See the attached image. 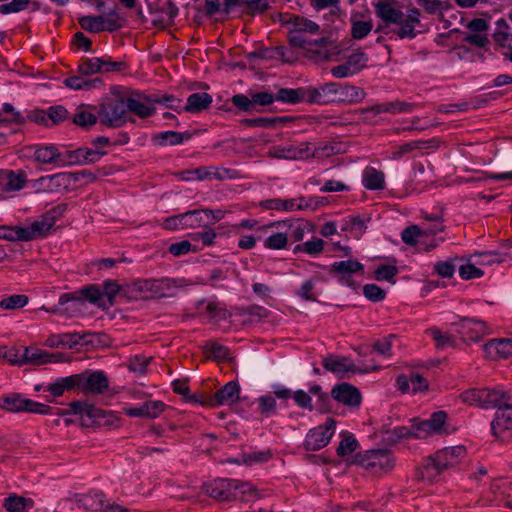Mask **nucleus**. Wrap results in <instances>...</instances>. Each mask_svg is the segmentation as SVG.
I'll list each match as a JSON object with an SVG mask.
<instances>
[{"mask_svg": "<svg viewBox=\"0 0 512 512\" xmlns=\"http://www.w3.org/2000/svg\"><path fill=\"white\" fill-rule=\"evenodd\" d=\"M208 166H201L195 169H189L182 172H179L177 176L179 179L183 181H192V180H207L208 179Z\"/></svg>", "mask_w": 512, "mask_h": 512, "instance_id": "obj_50", "label": "nucleus"}, {"mask_svg": "<svg viewBox=\"0 0 512 512\" xmlns=\"http://www.w3.org/2000/svg\"><path fill=\"white\" fill-rule=\"evenodd\" d=\"M335 427V420L333 418H327L324 424L311 429L305 438V449L308 451H317L324 448L330 442L335 432Z\"/></svg>", "mask_w": 512, "mask_h": 512, "instance_id": "obj_10", "label": "nucleus"}, {"mask_svg": "<svg viewBox=\"0 0 512 512\" xmlns=\"http://www.w3.org/2000/svg\"><path fill=\"white\" fill-rule=\"evenodd\" d=\"M338 84L329 82L310 91V99L312 102L326 104L337 102Z\"/></svg>", "mask_w": 512, "mask_h": 512, "instance_id": "obj_28", "label": "nucleus"}, {"mask_svg": "<svg viewBox=\"0 0 512 512\" xmlns=\"http://www.w3.org/2000/svg\"><path fill=\"white\" fill-rule=\"evenodd\" d=\"M331 396L336 401L350 407H359L362 399L360 391L349 383H341L334 386Z\"/></svg>", "mask_w": 512, "mask_h": 512, "instance_id": "obj_19", "label": "nucleus"}, {"mask_svg": "<svg viewBox=\"0 0 512 512\" xmlns=\"http://www.w3.org/2000/svg\"><path fill=\"white\" fill-rule=\"evenodd\" d=\"M376 15L386 24H398L399 27L394 33L400 39H413L416 37L415 27L420 24V11L417 8H409L406 11V18L403 19V12L392 3L379 0L375 4Z\"/></svg>", "mask_w": 512, "mask_h": 512, "instance_id": "obj_2", "label": "nucleus"}, {"mask_svg": "<svg viewBox=\"0 0 512 512\" xmlns=\"http://www.w3.org/2000/svg\"><path fill=\"white\" fill-rule=\"evenodd\" d=\"M268 157L285 160H308L309 142L299 144H281L273 146L267 152Z\"/></svg>", "mask_w": 512, "mask_h": 512, "instance_id": "obj_13", "label": "nucleus"}, {"mask_svg": "<svg viewBox=\"0 0 512 512\" xmlns=\"http://www.w3.org/2000/svg\"><path fill=\"white\" fill-rule=\"evenodd\" d=\"M63 211H50L46 213L40 220L33 222L28 227H22L25 234L28 235L25 241H31L38 237L48 234L55 224V221L61 216Z\"/></svg>", "mask_w": 512, "mask_h": 512, "instance_id": "obj_15", "label": "nucleus"}, {"mask_svg": "<svg viewBox=\"0 0 512 512\" xmlns=\"http://www.w3.org/2000/svg\"><path fill=\"white\" fill-rule=\"evenodd\" d=\"M22 123H24V116L16 111L11 104L5 103L0 110V127L3 125Z\"/></svg>", "mask_w": 512, "mask_h": 512, "instance_id": "obj_41", "label": "nucleus"}, {"mask_svg": "<svg viewBox=\"0 0 512 512\" xmlns=\"http://www.w3.org/2000/svg\"><path fill=\"white\" fill-rule=\"evenodd\" d=\"M364 266L357 260H343L334 262L331 265L330 273L336 275L340 282L345 283L348 286H353L354 283L351 279L353 274L363 273Z\"/></svg>", "mask_w": 512, "mask_h": 512, "instance_id": "obj_17", "label": "nucleus"}, {"mask_svg": "<svg viewBox=\"0 0 512 512\" xmlns=\"http://www.w3.org/2000/svg\"><path fill=\"white\" fill-rule=\"evenodd\" d=\"M275 98L277 101H282V102L290 103V104H296V103H299L303 99V92L300 89L282 88L278 91Z\"/></svg>", "mask_w": 512, "mask_h": 512, "instance_id": "obj_49", "label": "nucleus"}, {"mask_svg": "<svg viewBox=\"0 0 512 512\" xmlns=\"http://www.w3.org/2000/svg\"><path fill=\"white\" fill-rule=\"evenodd\" d=\"M124 97L128 115L132 113L139 118L145 119L155 114L156 100L151 97V94L146 95L136 92Z\"/></svg>", "mask_w": 512, "mask_h": 512, "instance_id": "obj_11", "label": "nucleus"}, {"mask_svg": "<svg viewBox=\"0 0 512 512\" xmlns=\"http://www.w3.org/2000/svg\"><path fill=\"white\" fill-rule=\"evenodd\" d=\"M184 214V227L186 228H197L204 225V216L209 218V214H212V210H192L183 213Z\"/></svg>", "mask_w": 512, "mask_h": 512, "instance_id": "obj_42", "label": "nucleus"}, {"mask_svg": "<svg viewBox=\"0 0 512 512\" xmlns=\"http://www.w3.org/2000/svg\"><path fill=\"white\" fill-rule=\"evenodd\" d=\"M353 462L368 474L378 478L390 474L396 466L393 452L384 448L359 452L354 456Z\"/></svg>", "mask_w": 512, "mask_h": 512, "instance_id": "obj_3", "label": "nucleus"}, {"mask_svg": "<svg viewBox=\"0 0 512 512\" xmlns=\"http://www.w3.org/2000/svg\"><path fill=\"white\" fill-rule=\"evenodd\" d=\"M82 339L83 336L76 332L55 334L46 339L45 345L51 348L66 347L71 349L78 345Z\"/></svg>", "mask_w": 512, "mask_h": 512, "instance_id": "obj_31", "label": "nucleus"}, {"mask_svg": "<svg viewBox=\"0 0 512 512\" xmlns=\"http://www.w3.org/2000/svg\"><path fill=\"white\" fill-rule=\"evenodd\" d=\"M64 84L66 87L74 90H90L92 88L100 87L102 85V80L100 78L87 80L84 78V75H75L66 78L64 80Z\"/></svg>", "mask_w": 512, "mask_h": 512, "instance_id": "obj_36", "label": "nucleus"}, {"mask_svg": "<svg viewBox=\"0 0 512 512\" xmlns=\"http://www.w3.org/2000/svg\"><path fill=\"white\" fill-rule=\"evenodd\" d=\"M426 333L432 337L437 349H446L456 345L455 337L449 332H443L436 327H432Z\"/></svg>", "mask_w": 512, "mask_h": 512, "instance_id": "obj_39", "label": "nucleus"}, {"mask_svg": "<svg viewBox=\"0 0 512 512\" xmlns=\"http://www.w3.org/2000/svg\"><path fill=\"white\" fill-rule=\"evenodd\" d=\"M26 182V175L24 172L9 171L6 174L5 190L18 191L22 189Z\"/></svg>", "mask_w": 512, "mask_h": 512, "instance_id": "obj_47", "label": "nucleus"}, {"mask_svg": "<svg viewBox=\"0 0 512 512\" xmlns=\"http://www.w3.org/2000/svg\"><path fill=\"white\" fill-rule=\"evenodd\" d=\"M461 400L469 405L483 409L499 408L511 400V395L503 390L492 388H471L460 395Z\"/></svg>", "mask_w": 512, "mask_h": 512, "instance_id": "obj_5", "label": "nucleus"}, {"mask_svg": "<svg viewBox=\"0 0 512 512\" xmlns=\"http://www.w3.org/2000/svg\"><path fill=\"white\" fill-rule=\"evenodd\" d=\"M83 506L92 511L100 510L102 511L106 499L103 494H94V495H86L81 500Z\"/></svg>", "mask_w": 512, "mask_h": 512, "instance_id": "obj_62", "label": "nucleus"}, {"mask_svg": "<svg viewBox=\"0 0 512 512\" xmlns=\"http://www.w3.org/2000/svg\"><path fill=\"white\" fill-rule=\"evenodd\" d=\"M70 409L74 414H79L81 416L85 415L89 418H96L101 415V410L83 401L72 402L70 404Z\"/></svg>", "mask_w": 512, "mask_h": 512, "instance_id": "obj_48", "label": "nucleus"}, {"mask_svg": "<svg viewBox=\"0 0 512 512\" xmlns=\"http://www.w3.org/2000/svg\"><path fill=\"white\" fill-rule=\"evenodd\" d=\"M363 185L369 190H382L385 186V176L382 171L368 167L363 172Z\"/></svg>", "mask_w": 512, "mask_h": 512, "instance_id": "obj_35", "label": "nucleus"}, {"mask_svg": "<svg viewBox=\"0 0 512 512\" xmlns=\"http://www.w3.org/2000/svg\"><path fill=\"white\" fill-rule=\"evenodd\" d=\"M100 122L110 128H120L126 122H134L127 114L125 97L110 98L103 101L98 107Z\"/></svg>", "mask_w": 512, "mask_h": 512, "instance_id": "obj_6", "label": "nucleus"}, {"mask_svg": "<svg viewBox=\"0 0 512 512\" xmlns=\"http://www.w3.org/2000/svg\"><path fill=\"white\" fill-rule=\"evenodd\" d=\"M109 388V380L103 371L81 373V389L84 394H103Z\"/></svg>", "mask_w": 512, "mask_h": 512, "instance_id": "obj_14", "label": "nucleus"}, {"mask_svg": "<svg viewBox=\"0 0 512 512\" xmlns=\"http://www.w3.org/2000/svg\"><path fill=\"white\" fill-rule=\"evenodd\" d=\"M191 135L189 133H181L176 131H165L156 134L153 137V140L160 146H167V145H179L184 140L190 139Z\"/></svg>", "mask_w": 512, "mask_h": 512, "instance_id": "obj_37", "label": "nucleus"}, {"mask_svg": "<svg viewBox=\"0 0 512 512\" xmlns=\"http://www.w3.org/2000/svg\"><path fill=\"white\" fill-rule=\"evenodd\" d=\"M340 153V145L335 142L313 145L309 142V159H324Z\"/></svg>", "mask_w": 512, "mask_h": 512, "instance_id": "obj_34", "label": "nucleus"}, {"mask_svg": "<svg viewBox=\"0 0 512 512\" xmlns=\"http://www.w3.org/2000/svg\"><path fill=\"white\" fill-rule=\"evenodd\" d=\"M451 325L455 327V332L466 344L479 342L485 335L489 334L486 322L475 318L463 317L458 322L451 323Z\"/></svg>", "mask_w": 512, "mask_h": 512, "instance_id": "obj_8", "label": "nucleus"}, {"mask_svg": "<svg viewBox=\"0 0 512 512\" xmlns=\"http://www.w3.org/2000/svg\"><path fill=\"white\" fill-rule=\"evenodd\" d=\"M240 388L239 385L230 381L226 383L221 389H219L214 396L209 397L205 401H201L202 404L209 405L211 407L221 405H232L239 399Z\"/></svg>", "mask_w": 512, "mask_h": 512, "instance_id": "obj_16", "label": "nucleus"}, {"mask_svg": "<svg viewBox=\"0 0 512 512\" xmlns=\"http://www.w3.org/2000/svg\"><path fill=\"white\" fill-rule=\"evenodd\" d=\"M82 297L87 299L90 303L101 306L100 301L103 298L102 290L99 286L90 284L84 286L79 291L74 293H65L59 297V304L64 305L69 301L81 300Z\"/></svg>", "mask_w": 512, "mask_h": 512, "instance_id": "obj_20", "label": "nucleus"}, {"mask_svg": "<svg viewBox=\"0 0 512 512\" xmlns=\"http://www.w3.org/2000/svg\"><path fill=\"white\" fill-rule=\"evenodd\" d=\"M124 20L116 10L110 11L106 17L103 16V31H115L123 26Z\"/></svg>", "mask_w": 512, "mask_h": 512, "instance_id": "obj_59", "label": "nucleus"}, {"mask_svg": "<svg viewBox=\"0 0 512 512\" xmlns=\"http://www.w3.org/2000/svg\"><path fill=\"white\" fill-rule=\"evenodd\" d=\"M416 108V104L395 100L391 102L380 103L371 108V111L374 114L380 113H391V114H401V113H411Z\"/></svg>", "mask_w": 512, "mask_h": 512, "instance_id": "obj_30", "label": "nucleus"}, {"mask_svg": "<svg viewBox=\"0 0 512 512\" xmlns=\"http://www.w3.org/2000/svg\"><path fill=\"white\" fill-rule=\"evenodd\" d=\"M3 506L7 512H22L33 506V500L13 494L5 498Z\"/></svg>", "mask_w": 512, "mask_h": 512, "instance_id": "obj_40", "label": "nucleus"}, {"mask_svg": "<svg viewBox=\"0 0 512 512\" xmlns=\"http://www.w3.org/2000/svg\"><path fill=\"white\" fill-rule=\"evenodd\" d=\"M28 303V297L23 294L12 295L0 301V307L5 310L22 308Z\"/></svg>", "mask_w": 512, "mask_h": 512, "instance_id": "obj_58", "label": "nucleus"}, {"mask_svg": "<svg viewBox=\"0 0 512 512\" xmlns=\"http://www.w3.org/2000/svg\"><path fill=\"white\" fill-rule=\"evenodd\" d=\"M438 141L436 139L429 140H415L405 143L400 146L394 147L389 153L388 158L393 161L402 159L405 155L410 154L417 150H425L430 148H436Z\"/></svg>", "mask_w": 512, "mask_h": 512, "instance_id": "obj_22", "label": "nucleus"}, {"mask_svg": "<svg viewBox=\"0 0 512 512\" xmlns=\"http://www.w3.org/2000/svg\"><path fill=\"white\" fill-rule=\"evenodd\" d=\"M212 103V96L205 92L193 93L187 98L182 110L190 113H198L207 109Z\"/></svg>", "mask_w": 512, "mask_h": 512, "instance_id": "obj_33", "label": "nucleus"}, {"mask_svg": "<svg viewBox=\"0 0 512 512\" xmlns=\"http://www.w3.org/2000/svg\"><path fill=\"white\" fill-rule=\"evenodd\" d=\"M151 97L155 99V105L160 104L164 105L167 108H170L172 110L177 111L178 113L181 112V100L176 98L173 95L170 94H151Z\"/></svg>", "mask_w": 512, "mask_h": 512, "instance_id": "obj_51", "label": "nucleus"}, {"mask_svg": "<svg viewBox=\"0 0 512 512\" xmlns=\"http://www.w3.org/2000/svg\"><path fill=\"white\" fill-rule=\"evenodd\" d=\"M33 159L40 164L59 167L61 152L55 145H40L34 148Z\"/></svg>", "mask_w": 512, "mask_h": 512, "instance_id": "obj_26", "label": "nucleus"}, {"mask_svg": "<svg viewBox=\"0 0 512 512\" xmlns=\"http://www.w3.org/2000/svg\"><path fill=\"white\" fill-rule=\"evenodd\" d=\"M285 56V48L282 46L275 48H266L260 51L252 52L248 55V58L251 60L253 58H261V59H274L280 57L284 59Z\"/></svg>", "mask_w": 512, "mask_h": 512, "instance_id": "obj_55", "label": "nucleus"}, {"mask_svg": "<svg viewBox=\"0 0 512 512\" xmlns=\"http://www.w3.org/2000/svg\"><path fill=\"white\" fill-rule=\"evenodd\" d=\"M396 386L402 393H421L429 388L428 381L419 373L401 374L396 379Z\"/></svg>", "mask_w": 512, "mask_h": 512, "instance_id": "obj_18", "label": "nucleus"}, {"mask_svg": "<svg viewBox=\"0 0 512 512\" xmlns=\"http://www.w3.org/2000/svg\"><path fill=\"white\" fill-rule=\"evenodd\" d=\"M79 23L81 27L92 33L103 31V16H84L80 18Z\"/></svg>", "mask_w": 512, "mask_h": 512, "instance_id": "obj_52", "label": "nucleus"}, {"mask_svg": "<svg viewBox=\"0 0 512 512\" xmlns=\"http://www.w3.org/2000/svg\"><path fill=\"white\" fill-rule=\"evenodd\" d=\"M248 488V483L225 478L215 479L203 486V489L207 495L219 501H230L235 499L237 497L238 490H241L242 493H245L247 492Z\"/></svg>", "mask_w": 512, "mask_h": 512, "instance_id": "obj_7", "label": "nucleus"}, {"mask_svg": "<svg viewBox=\"0 0 512 512\" xmlns=\"http://www.w3.org/2000/svg\"><path fill=\"white\" fill-rule=\"evenodd\" d=\"M465 454L466 449L463 446L446 447L437 451L423 464L420 470L421 479L432 480L443 470L458 464Z\"/></svg>", "mask_w": 512, "mask_h": 512, "instance_id": "obj_4", "label": "nucleus"}, {"mask_svg": "<svg viewBox=\"0 0 512 512\" xmlns=\"http://www.w3.org/2000/svg\"><path fill=\"white\" fill-rule=\"evenodd\" d=\"M286 121V117H258L244 119L242 120V124L246 127L273 128L276 124Z\"/></svg>", "mask_w": 512, "mask_h": 512, "instance_id": "obj_43", "label": "nucleus"}, {"mask_svg": "<svg viewBox=\"0 0 512 512\" xmlns=\"http://www.w3.org/2000/svg\"><path fill=\"white\" fill-rule=\"evenodd\" d=\"M424 236L425 234L423 233L422 228L417 225L405 228L401 234L402 241L411 246H414L418 242L419 238Z\"/></svg>", "mask_w": 512, "mask_h": 512, "instance_id": "obj_56", "label": "nucleus"}, {"mask_svg": "<svg viewBox=\"0 0 512 512\" xmlns=\"http://www.w3.org/2000/svg\"><path fill=\"white\" fill-rule=\"evenodd\" d=\"M484 351L493 359L512 357V339H492L484 345Z\"/></svg>", "mask_w": 512, "mask_h": 512, "instance_id": "obj_27", "label": "nucleus"}, {"mask_svg": "<svg viewBox=\"0 0 512 512\" xmlns=\"http://www.w3.org/2000/svg\"><path fill=\"white\" fill-rule=\"evenodd\" d=\"M71 185V176L68 172L42 176L31 182V187L36 193H53L68 189Z\"/></svg>", "mask_w": 512, "mask_h": 512, "instance_id": "obj_12", "label": "nucleus"}, {"mask_svg": "<svg viewBox=\"0 0 512 512\" xmlns=\"http://www.w3.org/2000/svg\"><path fill=\"white\" fill-rule=\"evenodd\" d=\"M28 235L20 226H0V239L8 241H25Z\"/></svg>", "mask_w": 512, "mask_h": 512, "instance_id": "obj_46", "label": "nucleus"}, {"mask_svg": "<svg viewBox=\"0 0 512 512\" xmlns=\"http://www.w3.org/2000/svg\"><path fill=\"white\" fill-rule=\"evenodd\" d=\"M435 434L428 420L415 421L411 426L412 438H426Z\"/></svg>", "mask_w": 512, "mask_h": 512, "instance_id": "obj_54", "label": "nucleus"}, {"mask_svg": "<svg viewBox=\"0 0 512 512\" xmlns=\"http://www.w3.org/2000/svg\"><path fill=\"white\" fill-rule=\"evenodd\" d=\"M101 63V57L85 59L79 64L78 71L81 75L84 76H91L96 73H101Z\"/></svg>", "mask_w": 512, "mask_h": 512, "instance_id": "obj_45", "label": "nucleus"}, {"mask_svg": "<svg viewBox=\"0 0 512 512\" xmlns=\"http://www.w3.org/2000/svg\"><path fill=\"white\" fill-rule=\"evenodd\" d=\"M175 287L176 281L174 279H152L150 298L170 296L171 290Z\"/></svg>", "mask_w": 512, "mask_h": 512, "instance_id": "obj_38", "label": "nucleus"}, {"mask_svg": "<svg viewBox=\"0 0 512 512\" xmlns=\"http://www.w3.org/2000/svg\"><path fill=\"white\" fill-rule=\"evenodd\" d=\"M398 267L395 265H380L374 272V277L378 281L386 280L394 283V277L398 274Z\"/></svg>", "mask_w": 512, "mask_h": 512, "instance_id": "obj_60", "label": "nucleus"}, {"mask_svg": "<svg viewBox=\"0 0 512 512\" xmlns=\"http://www.w3.org/2000/svg\"><path fill=\"white\" fill-rule=\"evenodd\" d=\"M319 25L311 20L296 17L293 28L289 31L288 38L292 46L302 48L306 56L315 61H332L340 54V49L334 41L328 38L312 39L318 34Z\"/></svg>", "mask_w": 512, "mask_h": 512, "instance_id": "obj_1", "label": "nucleus"}, {"mask_svg": "<svg viewBox=\"0 0 512 512\" xmlns=\"http://www.w3.org/2000/svg\"><path fill=\"white\" fill-rule=\"evenodd\" d=\"M508 29V23L504 19H499L496 22V29L493 34V39L495 40V42H497L501 46H504L510 38V33L508 32Z\"/></svg>", "mask_w": 512, "mask_h": 512, "instance_id": "obj_63", "label": "nucleus"}, {"mask_svg": "<svg viewBox=\"0 0 512 512\" xmlns=\"http://www.w3.org/2000/svg\"><path fill=\"white\" fill-rule=\"evenodd\" d=\"M305 199H267L261 202V206L267 210L294 211L307 207Z\"/></svg>", "mask_w": 512, "mask_h": 512, "instance_id": "obj_29", "label": "nucleus"}, {"mask_svg": "<svg viewBox=\"0 0 512 512\" xmlns=\"http://www.w3.org/2000/svg\"><path fill=\"white\" fill-rule=\"evenodd\" d=\"M287 242L288 237L285 233H274L265 239L264 246L268 249L280 250L286 247Z\"/></svg>", "mask_w": 512, "mask_h": 512, "instance_id": "obj_61", "label": "nucleus"}, {"mask_svg": "<svg viewBox=\"0 0 512 512\" xmlns=\"http://www.w3.org/2000/svg\"><path fill=\"white\" fill-rule=\"evenodd\" d=\"M325 370L344 377L348 374H355L359 370L355 364L347 357H337L328 355L322 360Z\"/></svg>", "mask_w": 512, "mask_h": 512, "instance_id": "obj_21", "label": "nucleus"}, {"mask_svg": "<svg viewBox=\"0 0 512 512\" xmlns=\"http://www.w3.org/2000/svg\"><path fill=\"white\" fill-rule=\"evenodd\" d=\"M371 21L353 20L351 25V35L354 39L366 37L372 30Z\"/></svg>", "mask_w": 512, "mask_h": 512, "instance_id": "obj_57", "label": "nucleus"}, {"mask_svg": "<svg viewBox=\"0 0 512 512\" xmlns=\"http://www.w3.org/2000/svg\"><path fill=\"white\" fill-rule=\"evenodd\" d=\"M491 430L496 437H500L504 432L512 430V406L509 402L498 408L496 416L491 423Z\"/></svg>", "mask_w": 512, "mask_h": 512, "instance_id": "obj_24", "label": "nucleus"}, {"mask_svg": "<svg viewBox=\"0 0 512 512\" xmlns=\"http://www.w3.org/2000/svg\"><path fill=\"white\" fill-rule=\"evenodd\" d=\"M73 122L83 128H89L96 124L97 116L86 110H79L73 117Z\"/></svg>", "mask_w": 512, "mask_h": 512, "instance_id": "obj_64", "label": "nucleus"}, {"mask_svg": "<svg viewBox=\"0 0 512 512\" xmlns=\"http://www.w3.org/2000/svg\"><path fill=\"white\" fill-rule=\"evenodd\" d=\"M165 407L162 401H147L136 407L124 408V412L131 417L154 419L164 411Z\"/></svg>", "mask_w": 512, "mask_h": 512, "instance_id": "obj_23", "label": "nucleus"}, {"mask_svg": "<svg viewBox=\"0 0 512 512\" xmlns=\"http://www.w3.org/2000/svg\"><path fill=\"white\" fill-rule=\"evenodd\" d=\"M365 97V92L362 88L353 85L338 84L337 102L344 103H359Z\"/></svg>", "mask_w": 512, "mask_h": 512, "instance_id": "obj_32", "label": "nucleus"}, {"mask_svg": "<svg viewBox=\"0 0 512 512\" xmlns=\"http://www.w3.org/2000/svg\"><path fill=\"white\" fill-rule=\"evenodd\" d=\"M25 364L42 365L46 363H59L65 361L62 353H48L38 348H24Z\"/></svg>", "mask_w": 512, "mask_h": 512, "instance_id": "obj_25", "label": "nucleus"}, {"mask_svg": "<svg viewBox=\"0 0 512 512\" xmlns=\"http://www.w3.org/2000/svg\"><path fill=\"white\" fill-rule=\"evenodd\" d=\"M84 164L85 157L83 156V152H81V148L75 150H68L65 151L64 153H61V163H59V167Z\"/></svg>", "mask_w": 512, "mask_h": 512, "instance_id": "obj_44", "label": "nucleus"}, {"mask_svg": "<svg viewBox=\"0 0 512 512\" xmlns=\"http://www.w3.org/2000/svg\"><path fill=\"white\" fill-rule=\"evenodd\" d=\"M0 408L12 413L30 412L36 414L49 413L50 407L27 398L20 394H11L0 399Z\"/></svg>", "mask_w": 512, "mask_h": 512, "instance_id": "obj_9", "label": "nucleus"}, {"mask_svg": "<svg viewBox=\"0 0 512 512\" xmlns=\"http://www.w3.org/2000/svg\"><path fill=\"white\" fill-rule=\"evenodd\" d=\"M325 242L320 238H315L310 241H306L296 247L297 251L304 252L306 254L317 256L324 249Z\"/></svg>", "mask_w": 512, "mask_h": 512, "instance_id": "obj_53", "label": "nucleus"}]
</instances>
